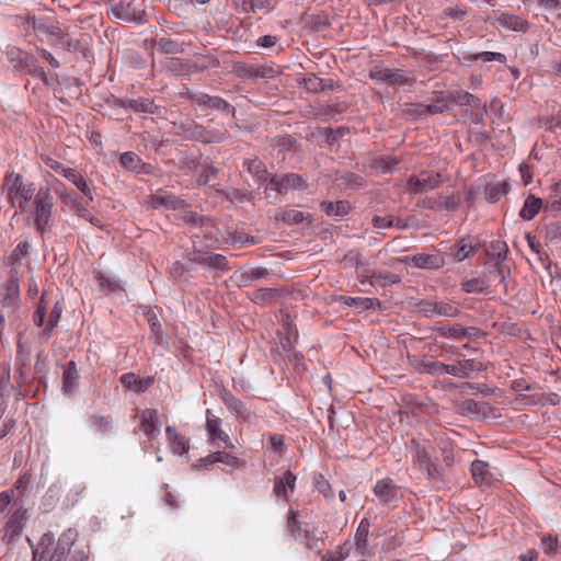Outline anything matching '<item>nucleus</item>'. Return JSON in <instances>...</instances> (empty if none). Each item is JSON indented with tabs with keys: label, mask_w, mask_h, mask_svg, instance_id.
Returning <instances> with one entry per match:
<instances>
[{
	"label": "nucleus",
	"mask_w": 561,
	"mask_h": 561,
	"mask_svg": "<svg viewBox=\"0 0 561 561\" xmlns=\"http://www.w3.org/2000/svg\"><path fill=\"white\" fill-rule=\"evenodd\" d=\"M434 331L442 337L459 341L474 336L477 329L473 327L463 328L459 324H455L450 327H437Z\"/></svg>",
	"instance_id": "nucleus-27"
},
{
	"label": "nucleus",
	"mask_w": 561,
	"mask_h": 561,
	"mask_svg": "<svg viewBox=\"0 0 561 561\" xmlns=\"http://www.w3.org/2000/svg\"><path fill=\"white\" fill-rule=\"evenodd\" d=\"M371 224L374 226V228L376 229H385V228H390V227H393V226H397L398 228L402 229V228H405L407 226L405 225H399L400 224V220L398 219L397 220V224H394V217L389 215V216H375L371 220Z\"/></svg>",
	"instance_id": "nucleus-60"
},
{
	"label": "nucleus",
	"mask_w": 561,
	"mask_h": 561,
	"mask_svg": "<svg viewBox=\"0 0 561 561\" xmlns=\"http://www.w3.org/2000/svg\"><path fill=\"white\" fill-rule=\"evenodd\" d=\"M541 207L542 199L533 194H529L524 202V205L519 211V216L524 220H531L539 213Z\"/></svg>",
	"instance_id": "nucleus-38"
},
{
	"label": "nucleus",
	"mask_w": 561,
	"mask_h": 561,
	"mask_svg": "<svg viewBox=\"0 0 561 561\" xmlns=\"http://www.w3.org/2000/svg\"><path fill=\"white\" fill-rule=\"evenodd\" d=\"M411 445L413 446V462L425 471L428 478L438 477L437 467L432 461L427 449L414 438L411 440Z\"/></svg>",
	"instance_id": "nucleus-18"
},
{
	"label": "nucleus",
	"mask_w": 561,
	"mask_h": 561,
	"mask_svg": "<svg viewBox=\"0 0 561 561\" xmlns=\"http://www.w3.org/2000/svg\"><path fill=\"white\" fill-rule=\"evenodd\" d=\"M154 47L165 55H179L185 51L186 45L169 37H158L153 41Z\"/></svg>",
	"instance_id": "nucleus-31"
},
{
	"label": "nucleus",
	"mask_w": 561,
	"mask_h": 561,
	"mask_svg": "<svg viewBox=\"0 0 561 561\" xmlns=\"http://www.w3.org/2000/svg\"><path fill=\"white\" fill-rule=\"evenodd\" d=\"M403 112L412 118L427 117L425 104L422 103H405Z\"/></svg>",
	"instance_id": "nucleus-63"
},
{
	"label": "nucleus",
	"mask_w": 561,
	"mask_h": 561,
	"mask_svg": "<svg viewBox=\"0 0 561 561\" xmlns=\"http://www.w3.org/2000/svg\"><path fill=\"white\" fill-rule=\"evenodd\" d=\"M153 206H162L168 209H178L183 206L184 202L173 194L157 193L152 196Z\"/></svg>",
	"instance_id": "nucleus-41"
},
{
	"label": "nucleus",
	"mask_w": 561,
	"mask_h": 561,
	"mask_svg": "<svg viewBox=\"0 0 561 561\" xmlns=\"http://www.w3.org/2000/svg\"><path fill=\"white\" fill-rule=\"evenodd\" d=\"M413 366L417 373L432 376H443L446 369V364L435 360L414 359Z\"/></svg>",
	"instance_id": "nucleus-36"
},
{
	"label": "nucleus",
	"mask_w": 561,
	"mask_h": 561,
	"mask_svg": "<svg viewBox=\"0 0 561 561\" xmlns=\"http://www.w3.org/2000/svg\"><path fill=\"white\" fill-rule=\"evenodd\" d=\"M3 307L16 309L20 305V283L15 268L10 271L8 282L1 288Z\"/></svg>",
	"instance_id": "nucleus-16"
},
{
	"label": "nucleus",
	"mask_w": 561,
	"mask_h": 561,
	"mask_svg": "<svg viewBox=\"0 0 561 561\" xmlns=\"http://www.w3.org/2000/svg\"><path fill=\"white\" fill-rule=\"evenodd\" d=\"M304 538L306 540V547L308 549L314 550L317 552H320L322 550L324 542L322 539L316 537L314 528L304 529Z\"/></svg>",
	"instance_id": "nucleus-58"
},
{
	"label": "nucleus",
	"mask_w": 561,
	"mask_h": 561,
	"mask_svg": "<svg viewBox=\"0 0 561 561\" xmlns=\"http://www.w3.org/2000/svg\"><path fill=\"white\" fill-rule=\"evenodd\" d=\"M240 76L248 79L274 78L277 71L268 66L242 65L237 68Z\"/></svg>",
	"instance_id": "nucleus-28"
},
{
	"label": "nucleus",
	"mask_w": 561,
	"mask_h": 561,
	"mask_svg": "<svg viewBox=\"0 0 561 561\" xmlns=\"http://www.w3.org/2000/svg\"><path fill=\"white\" fill-rule=\"evenodd\" d=\"M221 421L219 417H217L210 410L206 411V431L208 435L214 438L218 439L228 448H233V444L231 443L229 436L221 430L220 427Z\"/></svg>",
	"instance_id": "nucleus-25"
},
{
	"label": "nucleus",
	"mask_w": 561,
	"mask_h": 561,
	"mask_svg": "<svg viewBox=\"0 0 561 561\" xmlns=\"http://www.w3.org/2000/svg\"><path fill=\"white\" fill-rule=\"evenodd\" d=\"M5 56L8 61L12 64L14 70L18 72L31 75L44 82H47L45 70L37 64L36 58L32 54L16 46H8L5 49Z\"/></svg>",
	"instance_id": "nucleus-2"
},
{
	"label": "nucleus",
	"mask_w": 561,
	"mask_h": 561,
	"mask_svg": "<svg viewBox=\"0 0 561 561\" xmlns=\"http://www.w3.org/2000/svg\"><path fill=\"white\" fill-rule=\"evenodd\" d=\"M278 296V290L275 288H259L249 294V298L252 302L259 306H264L271 304Z\"/></svg>",
	"instance_id": "nucleus-40"
},
{
	"label": "nucleus",
	"mask_w": 561,
	"mask_h": 561,
	"mask_svg": "<svg viewBox=\"0 0 561 561\" xmlns=\"http://www.w3.org/2000/svg\"><path fill=\"white\" fill-rule=\"evenodd\" d=\"M186 98L198 106L234 115V107L220 96L209 95L204 92H187Z\"/></svg>",
	"instance_id": "nucleus-12"
},
{
	"label": "nucleus",
	"mask_w": 561,
	"mask_h": 561,
	"mask_svg": "<svg viewBox=\"0 0 561 561\" xmlns=\"http://www.w3.org/2000/svg\"><path fill=\"white\" fill-rule=\"evenodd\" d=\"M470 471L477 483H483L485 481V474L488 473V463L482 460H474L471 463Z\"/></svg>",
	"instance_id": "nucleus-59"
},
{
	"label": "nucleus",
	"mask_w": 561,
	"mask_h": 561,
	"mask_svg": "<svg viewBox=\"0 0 561 561\" xmlns=\"http://www.w3.org/2000/svg\"><path fill=\"white\" fill-rule=\"evenodd\" d=\"M304 219V213L293 208H284L275 215L276 221H282L287 225H298L302 222Z\"/></svg>",
	"instance_id": "nucleus-47"
},
{
	"label": "nucleus",
	"mask_w": 561,
	"mask_h": 561,
	"mask_svg": "<svg viewBox=\"0 0 561 561\" xmlns=\"http://www.w3.org/2000/svg\"><path fill=\"white\" fill-rule=\"evenodd\" d=\"M462 59L465 61H477V60H483L485 62L490 61H499V62H505L506 56L501 53H494V51H481L477 54H467L463 53Z\"/></svg>",
	"instance_id": "nucleus-46"
},
{
	"label": "nucleus",
	"mask_w": 561,
	"mask_h": 561,
	"mask_svg": "<svg viewBox=\"0 0 561 561\" xmlns=\"http://www.w3.org/2000/svg\"><path fill=\"white\" fill-rule=\"evenodd\" d=\"M26 520V510L20 507L15 510L3 528V539L11 541L22 533L24 523Z\"/></svg>",
	"instance_id": "nucleus-24"
},
{
	"label": "nucleus",
	"mask_w": 561,
	"mask_h": 561,
	"mask_svg": "<svg viewBox=\"0 0 561 561\" xmlns=\"http://www.w3.org/2000/svg\"><path fill=\"white\" fill-rule=\"evenodd\" d=\"M270 187L278 194L285 195L290 191L307 188L305 179L297 173L273 174L270 178Z\"/></svg>",
	"instance_id": "nucleus-10"
},
{
	"label": "nucleus",
	"mask_w": 561,
	"mask_h": 561,
	"mask_svg": "<svg viewBox=\"0 0 561 561\" xmlns=\"http://www.w3.org/2000/svg\"><path fill=\"white\" fill-rule=\"evenodd\" d=\"M340 301L360 311L373 309L375 306L381 307L380 300L376 298L341 296Z\"/></svg>",
	"instance_id": "nucleus-35"
},
{
	"label": "nucleus",
	"mask_w": 561,
	"mask_h": 561,
	"mask_svg": "<svg viewBox=\"0 0 561 561\" xmlns=\"http://www.w3.org/2000/svg\"><path fill=\"white\" fill-rule=\"evenodd\" d=\"M119 162L123 168L131 171H136L137 173L144 172L146 164L141 162V159L138 154L133 151H127L121 154Z\"/></svg>",
	"instance_id": "nucleus-45"
},
{
	"label": "nucleus",
	"mask_w": 561,
	"mask_h": 561,
	"mask_svg": "<svg viewBox=\"0 0 561 561\" xmlns=\"http://www.w3.org/2000/svg\"><path fill=\"white\" fill-rule=\"evenodd\" d=\"M305 88L312 93L324 91L327 88H331L332 84H328L325 80L318 78L314 75H310L304 79Z\"/></svg>",
	"instance_id": "nucleus-57"
},
{
	"label": "nucleus",
	"mask_w": 561,
	"mask_h": 561,
	"mask_svg": "<svg viewBox=\"0 0 561 561\" xmlns=\"http://www.w3.org/2000/svg\"><path fill=\"white\" fill-rule=\"evenodd\" d=\"M401 282V277L394 273L388 271H374V270H363L362 273V284H369L370 286H380L388 287L394 284H399Z\"/></svg>",
	"instance_id": "nucleus-17"
},
{
	"label": "nucleus",
	"mask_w": 561,
	"mask_h": 561,
	"mask_svg": "<svg viewBox=\"0 0 561 561\" xmlns=\"http://www.w3.org/2000/svg\"><path fill=\"white\" fill-rule=\"evenodd\" d=\"M231 413H233L237 417L242 419L243 421L250 422L254 414L250 412L244 403L241 400L234 401L231 405L228 407Z\"/></svg>",
	"instance_id": "nucleus-61"
},
{
	"label": "nucleus",
	"mask_w": 561,
	"mask_h": 561,
	"mask_svg": "<svg viewBox=\"0 0 561 561\" xmlns=\"http://www.w3.org/2000/svg\"><path fill=\"white\" fill-rule=\"evenodd\" d=\"M165 435L170 443V448H171L172 453L180 455V456L187 453V450L190 448L188 440L186 439L185 436L179 434L173 426H171V425L167 426Z\"/></svg>",
	"instance_id": "nucleus-29"
},
{
	"label": "nucleus",
	"mask_w": 561,
	"mask_h": 561,
	"mask_svg": "<svg viewBox=\"0 0 561 561\" xmlns=\"http://www.w3.org/2000/svg\"><path fill=\"white\" fill-rule=\"evenodd\" d=\"M415 310L425 318L445 317L456 318L460 314L459 308L443 300L422 299L416 302Z\"/></svg>",
	"instance_id": "nucleus-7"
},
{
	"label": "nucleus",
	"mask_w": 561,
	"mask_h": 561,
	"mask_svg": "<svg viewBox=\"0 0 561 561\" xmlns=\"http://www.w3.org/2000/svg\"><path fill=\"white\" fill-rule=\"evenodd\" d=\"M312 482L314 488L325 497V500L332 501L334 499L331 484L322 473H314L312 477Z\"/></svg>",
	"instance_id": "nucleus-53"
},
{
	"label": "nucleus",
	"mask_w": 561,
	"mask_h": 561,
	"mask_svg": "<svg viewBox=\"0 0 561 561\" xmlns=\"http://www.w3.org/2000/svg\"><path fill=\"white\" fill-rule=\"evenodd\" d=\"M50 44L53 46L61 47L68 51H78L82 48L81 43L78 39L71 38L68 34L62 33V31L55 39H50Z\"/></svg>",
	"instance_id": "nucleus-49"
},
{
	"label": "nucleus",
	"mask_w": 561,
	"mask_h": 561,
	"mask_svg": "<svg viewBox=\"0 0 561 561\" xmlns=\"http://www.w3.org/2000/svg\"><path fill=\"white\" fill-rule=\"evenodd\" d=\"M121 382L125 388L139 393L146 391L152 385L153 379H142L133 373H126L121 376Z\"/></svg>",
	"instance_id": "nucleus-34"
},
{
	"label": "nucleus",
	"mask_w": 561,
	"mask_h": 561,
	"mask_svg": "<svg viewBox=\"0 0 561 561\" xmlns=\"http://www.w3.org/2000/svg\"><path fill=\"white\" fill-rule=\"evenodd\" d=\"M370 77L375 80H380L389 85H405L412 84L413 80L405 76L402 70H391V69H376L371 71Z\"/></svg>",
	"instance_id": "nucleus-22"
},
{
	"label": "nucleus",
	"mask_w": 561,
	"mask_h": 561,
	"mask_svg": "<svg viewBox=\"0 0 561 561\" xmlns=\"http://www.w3.org/2000/svg\"><path fill=\"white\" fill-rule=\"evenodd\" d=\"M186 138L203 144H220L228 138L226 129L207 128L198 124L183 126Z\"/></svg>",
	"instance_id": "nucleus-8"
},
{
	"label": "nucleus",
	"mask_w": 561,
	"mask_h": 561,
	"mask_svg": "<svg viewBox=\"0 0 561 561\" xmlns=\"http://www.w3.org/2000/svg\"><path fill=\"white\" fill-rule=\"evenodd\" d=\"M33 30L39 36L45 34L48 41L55 39L61 32V28L56 25H47L42 19L39 21H33Z\"/></svg>",
	"instance_id": "nucleus-54"
},
{
	"label": "nucleus",
	"mask_w": 561,
	"mask_h": 561,
	"mask_svg": "<svg viewBox=\"0 0 561 561\" xmlns=\"http://www.w3.org/2000/svg\"><path fill=\"white\" fill-rule=\"evenodd\" d=\"M61 312H62V308H61L60 304L57 301L55 304L53 310L50 311L47 324L43 332V336H44L45 341H47L51 336L53 331L58 325L59 319L61 317Z\"/></svg>",
	"instance_id": "nucleus-52"
},
{
	"label": "nucleus",
	"mask_w": 561,
	"mask_h": 561,
	"mask_svg": "<svg viewBox=\"0 0 561 561\" xmlns=\"http://www.w3.org/2000/svg\"><path fill=\"white\" fill-rule=\"evenodd\" d=\"M507 193H508V183L507 182H505V181L493 182V183L486 184L485 190H484V197L489 203L494 204L497 201H500L501 197L505 196Z\"/></svg>",
	"instance_id": "nucleus-39"
},
{
	"label": "nucleus",
	"mask_w": 561,
	"mask_h": 561,
	"mask_svg": "<svg viewBox=\"0 0 561 561\" xmlns=\"http://www.w3.org/2000/svg\"><path fill=\"white\" fill-rule=\"evenodd\" d=\"M270 275V271L265 267H255L249 270H238L236 271L230 279L231 282L239 288L248 287L252 285L254 282L266 278Z\"/></svg>",
	"instance_id": "nucleus-19"
},
{
	"label": "nucleus",
	"mask_w": 561,
	"mask_h": 561,
	"mask_svg": "<svg viewBox=\"0 0 561 561\" xmlns=\"http://www.w3.org/2000/svg\"><path fill=\"white\" fill-rule=\"evenodd\" d=\"M243 164L259 184L267 183V186H270L271 175L267 172L266 165L260 159H247Z\"/></svg>",
	"instance_id": "nucleus-30"
},
{
	"label": "nucleus",
	"mask_w": 561,
	"mask_h": 561,
	"mask_svg": "<svg viewBox=\"0 0 561 561\" xmlns=\"http://www.w3.org/2000/svg\"><path fill=\"white\" fill-rule=\"evenodd\" d=\"M340 265L342 268H356L360 279L363 270H367L363 261V255L358 249H351L347 251L340 260Z\"/></svg>",
	"instance_id": "nucleus-32"
},
{
	"label": "nucleus",
	"mask_w": 561,
	"mask_h": 561,
	"mask_svg": "<svg viewBox=\"0 0 561 561\" xmlns=\"http://www.w3.org/2000/svg\"><path fill=\"white\" fill-rule=\"evenodd\" d=\"M211 457L218 460L230 468H239L241 466V461L238 457L228 454L226 451H215L211 454Z\"/></svg>",
	"instance_id": "nucleus-62"
},
{
	"label": "nucleus",
	"mask_w": 561,
	"mask_h": 561,
	"mask_svg": "<svg viewBox=\"0 0 561 561\" xmlns=\"http://www.w3.org/2000/svg\"><path fill=\"white\" fill-rule=\"evenodd\" d=\"M448 102H453L459 106H469L471 108L470 112V122L474 125H483L484 124V115L486 113V105L482 104L480 99L474 94L462 91L455 90L449 92L447 96Z\"/></svg>",
	"instance_id": "nucleus-5"
},
{
	"label": "nucleus",
	"mask_w": 561,
	"mask_h": 561,
	"mask_svg": "<svg viewBox=\"0 0 561 561\" xmlns=\"http://www.w3.org/2000/svg\"><path fill=\"white\" fill-rule=\"evenodd\" d=\"M296 480V476L290 470H286L282 476L275 477L273 488L274 495L279 499L288 500L289 495L295 490Z\"/></svg>",
	"instance_id": "nucleus-23"
},
{
	"label": "nucleus",
	"mask_w": 561,
	"mask_h": 561,
	"mask_svg": "<svg viewBox=\"0 0 561 561\" xmlns=\"http://www.w3.org/2000/svg\"><path fill=\"white\" fill-rule=\"evenodd\" d=\"M108 15L125 23H144L145 11L138 10L133 2H114L111 4Z\"/></svg>",
	"instance_id": "nucleus-11"
},
{
	"label": "nucleus",
	"mask_w": 561,
	"mask_h": 561,
	"mask_svg": "<svg viewBox=\"0 0 561 561\" xmlns=\"http://www.w3.org/2000/svg\"><path fill=\"white\" fill-rule=\"evenodd\" d=\"M128 108L135 113L160 114L161 107L154 104L152 100L139 98L129 99Z\"/></svg>",
	"instance_id": "nucleus-37"
},
{
	"label": "nucleus",
	"mask_w": 561,
	"mask_h": 561,
	"mask_svg": "<svg viewBox=\"0 0 561 561\" xmlns=\"http://www.w3.org/2000/svg\"><path fill=\"white\" fill-rule=\"evenodd\" d=\"M399 163V160L394 157L390 156H383L374 158L369 167L371 170L376 171L377 173H390L392 172L393 168Z\"/></svg>",
	"instance_id": "nucleus-42"
},
{
	"label": "nucleus",
	"mask_w": 561,
	"mask_h": 561,
	"mask_svg": "<svg viewBox=\"0 0 561 561\" xmlns=\"http://www.w3.org/2000/svg\"><path fill=\"white\" fill-rule=\"evenodd\" d=\"M5 185L8 188V198L12 205H18L22 211L25 210L26 204L34 196V184L25 183L22 175L11 173L5 176Z\"/></svg>",
	"instance_id": "nucleus-4"
},
{
	"label": "nucleus",
	"mask_w": 561,
	"mask_h": 561,
	"mask_svg": "<svg viewBox=\"0 0 561 561\" xmlns=\"http://www.w3.org/2000/svg\"><path fill=\"white\" fill-rule=\"evenodd\" d=\"M79 371L73 360H70L62 373V390L71 394L78 387Z\"/></svg>",
	"instance_id": "nucleus-33"
},
{
	"label": "nucleus",
	"mask_w": 561,
	"mask_h": 561,
	"mask_svg": "<svg viewBox=\"0 0 561 561\" xmlns=\"http://www.w3.org/2000/svg\"><path fill=\"white\" fill-rule=\"evenodd\" d=\"M90 422L95 432L103 436L113 430V422L110 415L93 414L90 417Z\"/></svg>",
	"instance_id": "nucleus-48"
},
{
	"label": "nucleus",
	"mask_w": 561,
	"mask_h": 561,
	"mask_svg": "<svg viewBox=\"0 0 561 561\" xmlns=\"http://www.w3.org/2000/svg\"><path fill=\"white\" fill-rule=\"evenodd\" d=\"M192 263L205 265L214 270H218L220 272H226L230 268L228 260L222 254L204 252L197 253L188 259Z\"/></svg>",
	"instance_id": "nucleus-21"
},
{
	"label": "nucleus",
	"mask_w": 561,
	"mask_h": 561,
	"mask_svg": "<svg viewBox=\"0 0 561 561\" xmlns=\"http://www.w3.org/2000/svg\"><path fill=\"white\" fill-rule=\"evenodd\" d=\"M320 207L328 216H345L351 209L347 201L322 202Z\"/></svg>",
	"instance_id": "nucleus-43"
},
{
	"label": "nucleus",
	"mask_w": 561,
	"mask_h": 561,
	"mask_svg": "<svg viewBox=\"0 0 561 561\" xmlns=\"http://www.w3.org/2000/svg\"><path fill=\"white\" fill-rule=\"evenodd\" d=\"M373 492L382 505H394L402 497L400 489L390 478L378 480L374 485Z\"/></svg>",
	"instance_id": "nucleus-13"
},
{
	"label": "nucleus",
	"mask_w": 561,
	"mask_h": 561,
	"mask_svg": "<svg viewBox=\"0 0 561 561\" xmlns=\"http://www.w3.org/2000/svg\"><path fill=\"white\" fill-rule=\"evenodd\" d=\"M140 430L148 439H154L159 436L161 422L159 421V412L156 409H145L139 414Z\"/></svg>",
	"instance_id": "nucleus-20"
},
{
	"label": "nucleus",
	"mask_w": 561,
	"mask_h": 561,
	"mask_svg": "<svg viewBox=\"0 0 561 561\" xmlns=\"http://www.w3.org/2000/svg\"><path fill=\"white\" fill-rule=\"evenodd\" d=\"M454 249L455 251L453 255L455 260L458 262L465 261L474 251V247L469 241V237L459 239L455 244Z\"/></svg>",
	"instance_id": "nucleus-50"
},
{
	"label": "nucleus",
	"mask_w": 561,
	"mask_h": 561,
	"mask_svg": "<svg viewBox=\"0 0 561 561\" xmlns=\"http://www.w3.org/2000/svg\"><path fill=\"white\" fill-rule=\"evenodd\" d=\"M54 197L48 187H41L34 196V226L43 234L49 228Z\"/></svg>",
	"instance_id": "nucleus-3"
},
{
	"label": "nucleus",
	"mask_w": 561,
	"mask_h": 561,
	"mask_svg": "<svg viewBox=\"0 0 561 561\" xmlns=\"http://www.w3.org/2000/svg\"><path fill=\"white\" fill-rule=\"evenodd\" d=\"M468 8L463 4L445 8L440 13V19H451L454 21H461L467 16Z\"/></svg>",
	"instance_id": "nucleus-56"
},
{
	"label": "nucleus",
	"mask_w": 561,
	"mask_h": 561,
	"mask_svg": "<svg viewBox=\"0 0 561 561\" xmlns=\"http://www.w3.org/2000/svg\"><path fill=\"white\" fill-rule=\"evenodd\" d=\"M370 523L367 518H363L357 527L355 540H356V550L360 554H365L368 542Z\"/></svg>",
	"instance_id": "nucleus-44"
},
{
	"label": "nucleus",
	"mask_w": 561,
	"mask_h": 561,
	"mask_svg": "<svg viewBox=\"0 0 561 561\" xmlns=\"http://www.w3.org/2000/svg\"><path fill=\"white\" fill-rule=\"evenodd\" d=\"M402 263L410 264L417 268L438 270L445 265L444 254L416 253L414 255L404 256L400 260Z\"/></svg>",
	"instance_id": "nucleus-15"
},
{
	"label": "nucleus",
	"mask_w": 561,
	"mask_h": 561,
	"mask_svg": "<svg viewBox=\"0 0 561 561\" xmlns=\"http://www.w3.org/2000/svg\"><path fill=\"white\" fill-rule=\"evenodd\" d=\"M495 22L497 26L514 32L526 33L529 28V23L527 20L507 12H503L496 16Z\"/></svg>",
	"instance_id": "nucleus-26"
},
{
	"label": "nucleus",
	"mask_w": 561,
	"mask_h": 561,
	"mask_svg": "<svg viewBox=\"0 0 561 561\" xmlns=\"http://www.w3.org/2000/svg\"><path fill=\"white\" fill-rule=\"evenodd\" d=\"M443 183L440 172L423 170L417 175H411L407 181V191L417 195L437 188Z\"/></svg>",
	"instance_id": "nucleus-6"
},
{
	"label": "nucleus",
	"mask_w": 561,
	"mask_h": 561,
	"mask_svg": "<svg viewBox=\"0 0 561 561\" xmlns=\"http://www.w3.org/2000/svg\"><path fill=\"white\" fill-rule=\"evenodd\" d=\"M485 370L484 364L476 358L459 359L455 364H446L445 375L468 379L473 373Z\"/></svg>",
	"instance_id": "nucleus-14"
},
{
	"label": "nucleus",
	"mask_w": 561,
	"mask_h": 561,
	"mask_svg": "<svg viewBox=\"0 0 561 561\" xmlns=\"http://www.w3.org/2000/svg\"><path fill=\"white\" fill-rule=\"evenodd\" d=\"M426 115L444 113L448 110L447 98H437L433 103L425 105Z\"/></svg>",
	"instance_id": "nucleus-64"
},
{
	"label": "nucleus",
	"mask_w": 561,
	"mask_h": 561,
	"mask_svg": "<svg viewBox=\"0 0 561 561\" xmlns=\"http://www.w3.org/2000/svg\"><path fill=\"white\" fill-rule=\"evenodd\" d=\"M197 173V183L199 185H206L209 183L211 178L217 176L218 169L214 167L211 163L204 162L196 167Z\"/></svg>",
	"instance_id": "nucleus-51"
},
{
	"label": "nucleus",
	"mask_w": 561,
	"mask_h": 561,
	"mask_svg": "<svg viewBox=\"0 0 561 561\" xmlns=\"http://www.w3.org/2000/svg\"><path fill=\"white\" fill-rule=\"evenodd\" d=\"M45 163L46 165L54 170L55 172L61 174L62 176H65L67 180H69L73 185L77 186V188L85 196L88 197L90 201L93 199V196H92V192L85 181V179L83 178L82 174H80L77 170L72 169V168H67L65 167L62 163H60L59 161L55 160V159H51V158H47L45 160Z\"/></svg>",
	"instance_id": "nucleus-9"
},
{
	"label": "nucleus",
	"mask_w": 561,
	"mask_h": 561,
	"mask_svg": "<svg viewBox=\"0 0 561 561\" xmlns=\"http://www.w3.org/2000/svg\"><path fill=\"white\" fill-rule=\"evenodd\" d=\"M76 533L65 531L55 543L53 534H44L33 550V561H64L73 545Z\"/></svg>",
	"instance_id": "nucleus-1"
},
{
	"label": "nucleus",
	"mask_w": 561,
	"mask_h": 561,
	"mask_svg": "<svg viewBox=\"0 0 561 561\" xmlns=\"http://www.w3.org/2000/svg\"><path fill=\"white\" fill-rule=\"evenodd\" d=\"M461 290L466 294L482 293L489 286V284L482 278L476 277L465 279L461 282Z\"/></svg>",
	"instance_id": "nucleus-55"
}]
</instances>
